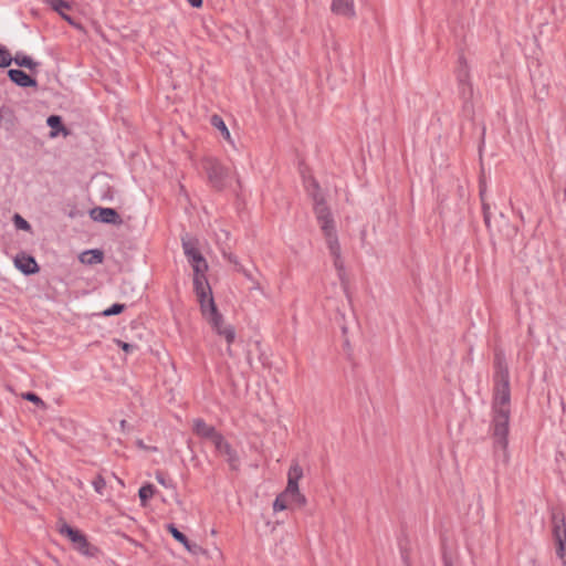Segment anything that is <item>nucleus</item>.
Returning <instances> with one entry per match:
<instances>
[{"label":"nucleus","mask_w":566,"mask_h":566,"mask_svg":"<svg viewBox=\"0 0 566 566\" xmlns=\"http://www.w3.org/2000/svg\"><path fill=\"white\" fill-rule=\"evenodd\" d=\"M128 541H129L132 544H134V546H139V544H138L136 541H134V539H132V538H128Z\"/></svg>","instance_id":"a19ab883"},{"label":"nucleus","mask_w":566,"mask_h":566,"mask_svg":"<svg viewBox=\"0 0 566 566\" xmlns=\"http://www.w3.org/2000/svg\"><path fill=\"white\" fill-rule=\"evenodd\" d=\"M13 63H15L20 67H25L30 71H34L39 66V62L34 61L32 57L18 52L13 56Z\"/></svg>","instance_id":"a211bd4d"},{"label":"nucleus","mask_w":566,"mask_h":566,"mask_svg":"<svg viewBox=\"0 0 566 566\" xmlns=\"http://www.w3.org/2000/svg\"><path fill=\"white\" fill-rule=\"evenodd\" d=\"M187 1L192 8H200L202 6V0H187Z\"/></svg>","instance_id":"f704fd0d"},{"label":"nucleus","mask_w":566,"mask_h":566,"mask_svg":"<svg viewBox=\"0 0 566 566\" xmlns=\"http://www.w3.org/2000/svg\"><path fill=\"white\" fill-rule=\"evenodd\" d=\"M218 244L227 243L230 240V232L227 230H220V233L216 234Z\"/></svg>","instance_id":"c756f323"},{"label":"nucleus","mask_w":566,"mask_h":566,"mask_svg":"<svg viewBox=\"0 0 566 566\" xmlns=\"http://www.w3.org/2000/svg\"><path fill=\"white\" fill-rule=\"evenodd\" d=\"M303 476V469L297 462H293L287 473V485L284 492H291L286 495L290 505L295 504L303 507L306 504V497L300 492L298 481Z\"/></svg>","instance_id":"39448f33"},{"label":"nucleus","mask_w":566,"mask_h":566,"mask_svg":"<svg viewBox=\"0 0 566 566\" xmlns=\"http://www.w3.org/2000/svg\"><path fill=\"white\" fill-rule=\"evenodd\" d=\"M93 486L95 489V491L99 494L103 493V490L105 489L106 486V481L104 480V478L102 475H98L96 476V479L93 481Z\"/></svg>","instance_id":"c85d7f7f"},{"label":"nucleus","mask_w":566,"mask_h":566,"mask_svg":"<svg viewBox=\"0 0 566 566\" xmlns=\"http://www.w3.org/2000/svg\"><path fill=\"white\" fill-rule=\"evenodd\" d=\"M156 479L160 484L166 485V481L161 474H157Z\"/></svg>","instance_id":"e433bc0d"},{"label":"nucleus","mask_w":566,"mask_h":566,"mask_svg":"<svg viewBox=\"0 0 566 566\" xmlns=\"http://www.w3.org/2000/svg\"><path fill=\"white\" fill-rule=\"evenodd\" d=\"M14 264L24 274H34L40 270L34 258L25 254L17 255Z\"/></svg>","instance_id":"9b49d317"},{"label":"nucleus","mask_w":566,"mask_h":566,"mask_svg":"<svg viewBox=\"0 0 566 566\" xmlns=\"http://www.w3.org/2000/svg\"><path fill=\"white\" fill-rule=\"evenodd\" d=\"M289 493H291L290 491L289 492H282L280 493L274 503H273V510L274 511H283V510H286L290 507V502L289 500L286 499V495H289Z\"/></svg>","instance_id":"412c9836"},{"label":"nucleus","mask_w":566,"mask_h":566,"mask_svg":"<svg viewBox=\"0 0 566 566\" xmlns=\"http://www.w3.org/2000/svg\"><path fill=\"white\" fill-rule=\"evenodd\" d=\"M48 125L52 128V129H55V132H51V136L54 137L56 136L57 134V130H62L64 132V134L66 135L67 132L65 130L64 126L62 125V120H61V117L60 116H56V115H51L48 120H46Z\"/></svg>","instance_id":"aec40b11"},{"label":"nucleus","mask_w":566,"mask_h":566,"mask_svg":"<svg viewBox=\"0 0 566 566\" xmlns=\"http://www.w3.org/2000/svg\"><path fill=\"white\" fill-rule=\"evenodd\" d=\"M124 310H125L124 304H114L109 308L105 310L103 312V315L104 316L117 315V314H120Z\"/></svg>","instance_id":"cd10ccee"},{"label":"nucleus","mask_w":566,"mask_h":566,"mask_svg":"<svg viewBox=\"0 0 566 566\" xmlns=\"http://www.w3.org/2000/svg\"><path fill=\"white\" fill-rule=\"evenodd\" d=\"M552 524L554 539H566V523L565 516L562 512L553 510Z\"/></svg>","instance_id":"9d476101"},{"label":"nucleus","mask_w":566,"mask_h":566,"mask_svg":"<svg viewBox=\"0 0 566 566\" xmlns=\"http://www.w3.org/2000/svg\"><path fill=\"white\" fill-rule=\"evenodd\" d=\"M468 78H469V73H468L467 65H464V67L461 69L460 73H459V80H460V82H465V81H468Z\"/></svg>","instance_id":"72a5a7b5"},{"label":"nucleus","mask_w":566,"mask_h":566,"mask_svg":"<svg viewBox=\"0 0 566 566\" xmlns=\"http://www.w3.org/2000/svg\"><path fill=\"white\" fill-rule=\"evenodd\" d=\"M556 554L566 564V539H556Z\"/></svg>","instance_id":"a878e982"},{"label":"nucleus","mask_w":566,"mask_h":566,"mask_svg":"<svg viewBox=\"0 0 566 566\" xmlns=\"http://www.w3.org/2000/svg\"><path fill=\"white\" fill-rule=\"evenodd\" d=\"M233 266H234V271H237V272H239V273L243 274V275H244V277H245L247 280H249L250 282H252V283L254 284V287H255V289L260 290V284H259V282L254 279L253 274H252L249 270H247V269H245V268L240 263V261H237V263H234V264H233Z\"/></svg>","instance_id":"4be33fe9"},{"label":"nucleus","mask_w":566,"mask_h":566,"mask_svg":"<svg viewBox=\"0 0 566 566\" xmlns=\"http://www.w3.org/2000/svg\"><path fill=\"white\" fill-rule=\"evenodd\" d=\"M214 129L220 133L222 139L226 142L228 147L231 150L235 151L237 150L235 140L232 137V135H231L229 128L227 127L226 123L223 122V119L221 117H219L218 115H214Z\"/></svg>","instance_id":"ddd939ff"},{"label":"nucleus","mask_w":566,"mask_h":566,"mask_svg":"<svg viewBox=\"0 0 566 566\" xmlns=\"http://www.w3.org/2000/svg\"><path fill=\"white\" fill-rule=\"evenodd\" d=\"M115 343L126 353H130L136 348L135 345L123 342L120 339H115Z\"/></svg>","instance_id":"7c9ffc66"},{"label":"nucleus","mask_w":566,"mask_h":566,"mask_svg":"<svg viewBox=\"0 0 566 566\" xmlns=\"http://www.w3.org/2000/svg\"><path fill=\"white\" fill-rule=\"evenodd\" d=\"M119 426H120V429H122L123 431H125V430H126V427H127V421H126V420H120Z\"/></svg>","instance_id":"4c0bfd02"},{"label":"nucleus","mask_w":566,"mask_h":566,"mask_svg":"<svg viewBox=\"0 0 566 566\" xmlns=\"http://www.w3.org/2000/svg\"><path fill=\"white\" fill-rule=\"evenodd\" d=\"M6 111L2 108L0 109V117H2L4 115Z\"/></svg>","instance_id":"79ce46f5"},{"label":"nucleus","mask_w":566,"mask_h":566,"mask_svg":"<svg viewBox=\"0 0 566 566\" xmlns=\"http://www.w3.org/2000/svg\"><path fill=\"white\" fill-rule=\"evenodd\" d=\"M331 11L347 19L356 15L354 0H332Z\"/></svg>","instance_id":"1a4fd4ad"},{"label":"nucleus","mask_w":566,"mask_h":566,"mask_svg":"<svg viewBox=\"0 0 566 566\" xmlns=\"http://www.w3.org/2000/svg\"><path fill=\"white\" fill-rule=\"evenodd\" d=\"M313 200L314 212L324 234L329 253L334 259V266L337 271L340 272L344 270V262L342 259L340 245L335 229L334 218L329 208L325 203L324 197L321 193H313Z\"/></svg>","instance_id":"7ed1b4c3"},{"label":"nucleus","mask_w":566,"mask_h":566,"mask_svg":"<svg viewBox=\"0 0 566 566\" xmlns=\"http://www.w3.org/2000/svg\"><path fill=\"white\" fill-rule=\"evenodd\" d=\"M214 334L218 335L220 340L224 342V350L220 348L221 355H227L229 357H234V353L231 348V345L235 340V328L230 323L226 322L222 314L219 313L217 306L214 305Z\"/></svg>","instance_id":"20e7f679"},{"label":"nucleus","mask_w":566,"mask_h":566,"mask_svg":"<svg viewBox=\"0 0 566 566\" xmlns=\"http://www.w3.org/2000/svg\"><path fill=\"white\" fill-rule=\"evenodd\" d=\"M214 451L224 458L231 470H238L240 460L237 450L223 437L214 432Z\"/></svg>","instance_id":"0eeeda50"},{"label":"nucleus","mask_w":566,"mask_h":566,"mask_svg":"<svg viewBox=\"0 0 566 566\" xmlns=\"http://www.w3.org/2000/svg\"><path fill=\"white\" fill-rule=\"evenodd\" d=\"M221 252L231 264H234L237 261H239L237 255L232 254L231 252H227L223 248L221 249Z\"/></svg>","instance_id":"473e14b6"},{"label":"nucleus","mask_w":566,"mask_h":566,"mask_svg":"<svg viewBox=\"0 0 566 566\" xmlns=\"http://www.w3.org/2000/svg\"><path fill=\"white\" fill-rule=\"evenodd\" d=\"M482 208H483V214H484V222L489 227L490 226V217H491L490 205L485 200H483Z\"/></svg>","instance_id":"2f4dec72"},{"label":"nucleus","mask_w":566,"mask_h":566,"mask_svg":"<svg viewBox=\"0 0 566 566\" xmlns=\"http://www.w3.org/2000/svg\"><path fill=\"white\" fill-rule=\"evenodd\" d=\"M494 368L493 438L494 444L501 448L507 458L511 391L509 368L501 350L495 352Z\"/></svg>","instance_id":"f257e3e1"},{"label":"nucleus","mask_w":566,"mask_h":566,"mask_svg":"<svg viewBox=\"0 0 566 566\" xmlns=\"http://www.w3.org/2000/svg\"><path fill=\"white\" fill-rule=\"evenodd\" d=\"M230 177V168L219 165L214 161V189H222L226 186L227 179Z\"/></svg>","instance_id":"dca6fc26"},{"label":"nucleus","mask_w":566,"mask_h":566,"mask_svg":"<svg viewBox=\"0 0 566 566\" xmlns=\"http://www.w3.org/2000/svg\"><path fill=\"white\" fill-rule=\"evenodd\" d=\"M90 217L94 221H99L109 224H122V219L117 211L113 208L96 207L90 211Z\"/></svg>","instance_id":"6e6552de"},{"label":"nucleus","mask_w":566,"mask_h":566,"mask_svg":"<svg viewBox=\"0 0 566 566\" xmlns=\"http://www.w3.org/2000/svg\"><path fill=\"white\" fill-rule=\"evenodd\" d=\"M13 62V56L10 52L0 44V67H8Z\"/></svg>","instance_id":"b1692460"},{"label":"nucleus","mask_w":566,"mask_h":566,"mask_svg":"<svg viewBox=\"0 0 566 566\" xmlns=\"http://www.w3.org/2000/svg\"><path fill=\"white\" fill-rule=\"evenodd\" d=\"M484 195H485V189L482 188L481 191H480V197H481L482 201L484 200Z\"/></svg>","instance_id":"ea45409f"},{"label":"nucleus","mask_w":566,"mask_h":566,"mask_svg":"<svg viewBox=\"0 0 566 566\" xmlns=\"http://www.w3.org/2000/svg\"><path fill=\"white\" fill-rule=\"evenodd\" d=\"M155 493V489L151 484H146L139 489L138 495L143 505H146L147 500H149Z\"/></svg>","instance_id":"5701e85b"},{"label":"nucleus","mask_w":566,"mask_h":566,"mask_svg":"<svg viewBox=\"0 0 566 566\" xmlns=\"http://www.w3.org/2000/svg\"><path fill=\"white\" fill-rule=\"evenodd\" d=\"M21 397L24 400H28L42 409L46 408L45 402L38 395H35L33 392H23V394H21Z\"/></svg>","instance_id":"393cba45"},{"label":"nucleus","mask_w":566,"mask_h":566,"mask_svg":"<svg viewBox=\"0 0 566 566\" xmlns=\"http://www.w3.org/2000/svg\"><path fill=\"white\" fill-rule=\"evenodd\" d=\"M182 248L193 270V292L201 314L208 323H212V287L206 275L209 264L197 249L195 240L182 238Z\"/></svg>","instance_id":"f03ea898"},{"label":"nucleus","mask_w":566,"mask_h":566,"mask_svg":"<svg viewBox=\"0 0 566 566\" xmlns=\"http://www.w3.org/2000/svg\"><path fill=\"white\" fill-rule=\"evenodd\" d=\"M13 222H14V226L21 230H30V228H31L30 223L18 213L14 214Z\"/></svg>","instance_id":"bb28decb"},{"label":"nucleus","mask_w":566,"mask_h":566,"mask_svg":"<svg viewBox=\"0 0 566 566\" xmlns=\"http://www.w3.org/2000/svg\"><path fill=\"white\" fill-rule=\"evenodd\" d=\"M8 76L18 86H21V87L36 86V81L34 78H32L30 75H28L22 70L11 69L8 71Z\"/></svg>","instance_id":"f8f14e48"},{"label":"nucleus","mask_w":566,"mask_h":566,"mask_svg":"<svg viewBox=\"0 0 566 566\" xmlns=\"http://www.w3.org/2000/svg\"><path fill=\"white\" fill-rule=\"evenodd\" d=\"M193 431L202 438H212V428L209 427L203 420H193Z\"/></svg>","instance_id":"6ab92c4d"},{"label":"nucleus","mask_w":566,"mask_h":566,"mask_svg":"<svg viewBox=\"0 0 566 566\" xmlns=\"http://www.w3.org/2000/svg\"><path fill=\"white\" fill-rule=\"evenodd\" d=\"M48 3L52 7L54 11H56L66 22H69L71 25H74L75 28L82 29V27L65 13L64 10L71 9V4L64 0H48Z\"/></svg>","instance_id":"2eb2a0df"},{"label":"nucleus","mask_w":566,"mask_h":566,"mask_svg":"<svg viewBox=\"0 0 566 566\" xmlns=\"http://www.w3.org/2000/svg\"><path fill=\"white\" fill-rule=\"evenodd\" d=\"M104 259V253L101 250H87L80 254V261L83 264L94 265L102 263Z\"/></svg>","instance_id":"f3484780"},{"label":"nucleus","mask_w":566,"mask_h":566,"mask_svg":"<svg viewBox=\"0 0 566 566\" xmlns=\"http://www.w3.org/2000/svg\"><path fill=\"white\" fill-rule=\"evenodd\" d=\"M59 532L61 535L66 536L73 544L74 549L81 554L90 557L95 555L96 549L87 542L86 536L78 530H75L67 523L62 522L59 525Z\"/></svg>","instance_id":"423d86ee"},{"label":"nucleus","mask_w":566,"mask_h":566,"mask_svg":"<svg viewBox=\"0 0 566 566\" xmlns=\"http://www.w3.org/2000/svg\"><path fill=\"white\" fill-rule=\"evenodd\" d=\"M444 566H452L451 558H449L447 555L443 557Z\"/></svg>","instance_id":"c9c22d12"},{"label":"nucleus","mask_w":566,"mask_h":566,"mask_svg":"<svg viewBox=\"0 0 566 566\" xmlns=\"http://www.w3.org/2000/svg\"><path fill=\"white\" fill-rule=\"evenodd\" d=\"M137 446L140 448V449H146V446L144 444V442L142 440H138L137 441Z\"/></svg>","instance_id":"58836bf2"},{"label":"nucleus","mask_w":566,"mask_h":566,"mask_svg":"<svg viewBox=\"0 0 566 566\" xmlns=\"http://www.w3.org/2000/svg\"><path fill=\"white\" fill-rule=\"evenodd\" d=\"M167 530L176 541L185 546L188 552L197 554L200 551V547L197 544H191L187 536L178 531L174 524H168Z\"/></svg>","instance_id":"4468645a"}]
</instances>
